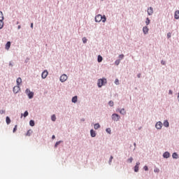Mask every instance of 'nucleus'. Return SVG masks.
Masks as SVG:
<instances>
[{"label":"nucleus","mask_w":179,"mask_h":179,"mask_svg":"<svg viewBox=\"0 0 179 179\" xmlns=\"http://www.w3.org/2000/svg\"><path fill=\"white\" fill-rule=\"evenodd\" d=\"M107 84V79L106 78H100L98 80L97 86L98 87H103Z\"/></svg>","instance_id":"1"},{"label":"nucleus","mask_w":179,"mask_h":179,"mask_svg":"<svg viewBox=\"0 0 179 179\" xmlns=\"http://www.w3.org/2000/svg\"><path fill=\"white\" fill-rule=\"evenodd\" d=\"M25 93L29 99H31L34 97V92L30 91L29 88H27V90H25Z\"/></svg>","instance_id":"2"},{"label":"nucleus","mask_w":179,"mask_h":179,"mask_svg":"<svg viewBox=\"0 0 179 179\" xmlns=\"http://www.w3.org/2000/svg\"><path fill=\"white\" fill-rule=\"evenodd\" d=\"M111 118L113 121L115 122H118L120 121V120H121V116H120V115H118V113H113L111 115Z\"/></svg>","instance_id":"3"},{"label":"nucleus","mask_w":179,"mask_h":179,"mask_svg":"<svg viewBox=\"0 0 179 179\" xmlns=\"http://www.w3.org/2000/svg\"><path fill=\"white\" fill-rule=\"evenodd\" d=\"M59 80L62 83L66 82V80H68V76H66V74H62L59 78Z\"/></svg>","instance_id":"4"},{"label":"nucleus","mask_w":179,"mask_h":179,"mask_svg":"<svg viewBox=\"0 0 179 179\" xmlns=\"http://www.w3.org/2000/svg\"><path fill=\"white\" fill-rule=\"evenodd\" d=\"M13 92L15 94H17V93H19V92H20V86L16 85V86L13 87Z\"/></svg>","instance_id":"5"},{"label":"nucleus","mask_w":179,"mask_h":179,"mask_svg":"<svg viewBox=\"0 0 179 179\" xmlns=\"http://www.w3.org/2000/svg\"><path fill=\"white\" fill-rule=\"evenodd\" d=\"M139 166H141V162H137L133 168L134 173H138V171H139Z\"/></svg>","instance_id":"6"},{"label":"nucleus","mask_w":179,"mask_h":179,"mask_svg":"<svg viewBox=\"0 0 179 179\" xmlns=\"http://www.w3.org/2000/svg\"><path fill=\"white\" fill-rule=\"evenodd\" d=\"M101 14H98L97 15L95 16V22L96 23H100L101 22Z\"/></svg>","instance_id":"7"},{"label":"nucleus","mask_w":179,"mask_h":179,"mask_svg":"<svg viewBox=\"0 0 179 179\" xmlns=\"http://www.w3.org/2000/svg\"><path fill=\"white\" fill-rule=\"evenodd\" d=\"M147 13L148 16H152V15H153L154 13L153 7H148L147 10Z\"/></svg>","instance_id":"8"},{"label":"nucleus","mask_w":179,"mask_h":179,"mask_svg":"<svg viewBox=\"0 0 179 179\" xmlns=\"http://www.w3.org/2000/svg\"><path fill=\"white\" fill-rule=\"evenodd\" d=\"M162 127H163V123L161 121H159L155 124V128L157 129H160L161 128H162Z\"/></svg>","instance_id":"9"},{"label":"nucleus","mask_w":179,"mask_h":179,"mask_svg":"<svg viewBox=\"0 0 179 179\" xmlns=\"http://www.w3.org/2000/svg\"><path fill=\"white\" fill-rule=\"evenodd\" d=\"M48 76V71L47 70H44L41 73L42 79H45Z\"/></svg>","instance_id":"10"},{"label":"nucleus","mask_w":179,"mask_h":179,"mask_svg":"<svg viewBox=\"0 0 179 179\" xmlns=\"http://www.w3.org/2000/svg\"><path fill=\"white\" fill-rule=\"evenodd\" d=\"M162 156L164 159H169V157H170V152L169 151H166L165 152L163 153Z\"/></svg>","instance_id":"11"},{"label":"nucleus","mask_w":179,"mask_h":179,"mask_svg":"<svg viewBox=\"0 0 179 179\" xmlns=\"http://www.w3.org/2000/svg\"><path fill=\"white\" fill-rule=\"evenodd\" d=\"M143 34H148V33H149V28L147 25L143 27Z\"/></svg>","instance_id":"12"},{"label":"nucleus","mask_w":179,"mask_h":179,"mask_svg":"<svg viewBox=\"0 0 179 179\" xmlns=\"http://www.w3.org/2000/svg\"><path fill=\"white\" fill-rule=\"evenodd\" d=\"M90 135H91V138H96V131H94V129H92L90 130Z\"/></svg>","instance_id":"13"},{"label":"nucleus","mask_w":179,"mask_h":179,"mask_svg":"<svg viewBox=\"0 0 179 179\" xmlns=\"http://www.w3.org/2000/svg\"><path fill=\"white\" fill-rule=\"evenodd\" d=\"M174 19H176V20H178V19H179V10H178L175 11Z\"/></svg>","instance_id":"14"},{"label":"nucleus","mask_w":179,"mask_h":179,"mask_svg":"<svg viewBox=\"0 0 179 179\" xmlns=\"http://www.w3.org/2000/svg\"><path fill=\"white\" fill-rule=\"evenodd\" d=\"M6 122L7 125H10V122H12V120H10V117L9 116L6 117Z\"/></svg>","instance_id":"15"},{"label":"nucleus","mask_w":179,"mask_h":179,"mask_svg":"<svg viewBox=\"0 0 179 179\" xmlns=\"http://www.w3.org/2000/svg\"><path fill=\"white\" fill-rule=\"evenodd\" d=\"M163 125L164 127H165V128H169V127H170V123L169 122V120H164Z\"/></svg>","instance_id":"16"},{"label":"nucleus","mask_w":179,"mask_h":179,"mask_svg":"<svg viewBox=\"0 0 179 179\" xmlns=\"http://www.w3.org/2000/svg\"><path fill=\"white\" fill-rule=\"evenodd\" d=\"M17 86H20L22 84V78L19 77L16 80Z\"/></svg>","instance_id":"17"},{"label":"nucleus","mask_w":179,"mask_h":179,"mask_svg":"<svg viewBox=\"0 0 179 179\" xmlns=\"http://www.w3.org/2000/svg\"><path fill=\"white\" fill-rule=\"evenodd\" d=\"M117 110H118L119 113L120 114H122V115H125V114L127 113L125 112V108H122V109L118 108Z\"/></svg>","instance_id":"18"},{"label":"nucleus","mask_w":179,"mask_h":179,"mask_svg":"<svg viewBox=\"0 0 179 179\" xmlns=\"http://www.w3.org/2000/svg\"><path fill=\"white\" fill-rule=\"evenodd\" d=\"M10 41H8L5 45V49L7 50H9L10 48Z\"/></svg>","instance_id":"19"},{"label":"nucleus","mask_w":179,"mask_h":179,"mask_svg":"<svg viewBox=\"0 0 179 179\" xmlns=\"http://www.w3.org/2000/svg\"><path fill=\"white\" fill-rule=\"evenodd\" d=\"M28 115H29V111L25 110L24 113H21V118H22L23 117L26 118V117H27Z\"/></svg>","instance_id":"20"},{"label":"nucleus","mask_w":179,"mask_h":179,"mask_svg":"<svg viewBox=\"0 0 179 179\" xmlns=\"http://www.w3.org/2000/svg\"><path fill=\"white\" fill-rule=\"evenodd\" d=\"M101 19V22H102V23H106V22H107V17H106V15H102Z\"/></svg>","instance_id":"21"},{"label":"nucleus","mask_w":179,"mask_h":179,"mask_svg":"<svg viewBox=\"0 0 179 179\" xmlns=\"http://www.w3.org/2000/svg\"><path fill=\"white\" fill-rule=\"evenodd\" d=\"M72 103H78V96H74L71 99Z\"/></svg>","instance_id":"22"},{"label":"nucleus","mask_w":179,"mask_h":179,"mask_svg":"<svg viewBox=\"0 0 179 179\" xmlns=\"http://www.w3.org/2000/svg\"><path fill=\"white\" fill-rule=\"evenodd\" d=\"M31 134H33V131L31 129H29L26 133V136H31Z\"/></svg>","instance_id":"23"},{"label":"nucleus","mask_w":179,"mask_h":179,"mask_svg":"<svg viewBox=\"0 0 179 179\" xmlns=\"http://www.w3.org/2000/svg\"><path fill=\"white\" fill-rule=\"evenodd\" d=\"M99 128H101L100 124L99 123H95L94 124V129H99Z\"/></svg>","instance_id":"24"},{"label":"nucleus","mask_w":179,"mask_h":179,"mask_svg":"<svg viewBox=\"0 0 179 179\" xmlns=\"http://www.w3.org/2000/svg\"><path fill=\"white\" fill-rule=\"evenodd\" d=\"M172 157H173V159H178V154L177 153V152H173V154H172Z\"/></svg>","instance_id":"25"},{"label":"nucleus","mask_w":179,"mask_h":179,"mask_svg":"<svg viewBox=\"0 0 179 179\" xmlns=\"http://www.w3.org/2000/svg\"><path fill=\"white\" fill-rule=\"evenodd\" d=\"M3 13L2 11H0V22H3Z\"/></svg>","instance_id":"26"},{"label":"nucleus","mask_w":179,"mask_h":179,"mask_svg":"<svg viewBox=\"0 0 179 179\" xmlns=\"http://www.w3.org/2000/svg\"><path fill=\"white\" fill-rule=\"evenodd\" d=\"M145 24L146 26H149L150 24V19H149V17L145 19Z\"/></svg>","instance_id":"27"},{"label":"nucleus","mask_w":179,"mask_h":179,"mask_svg":"<svg viewBox=\"0 0 179 179\" xmlns=\"http://www.w3.org/2000/svg\"><path fill=\"white\" fill-rule=\"evenodd\" d=\"M97 61L98 62H103V57H101V55H98L97 57Z\"/></svg>","instance_id":"28"},{"label":"nucleus","mask_w":179,"mask_h":179,"mask_svg":"<svg viewBox=\"0 0 179 179\" xmlns=\"http://www.w3.org/2000/svg\"><path fill=\"white\" fill-rule=\"evenodd\" d=\"M51 120L53 121V122H55V121H57V116H55V115H52Z\"/></svg>","instance_id":"29"},{"label":"nucleus","mask_w":179,"mask_h":179,"mask_svg":"<svg viewBox=\"0 0 179 179\" xmlns=\"http://www.w3.org/2000/svg\"><path fill=\"white\" fill-rule=\"evenodd\" d=\"M29 125H30V127H34V125H36V122H34V120H31L29 121Z\"/></svg>","instance_id":"30"},{"label":"nucleus","mask_w":179,"mask_h":179,"mask_svg":"<svg viewBox=\"0 0 179 179\" xmlns=\"http://www.w3.org/2000/svg\"><path fill=\"white\" fill-rule=\"evenodd\" d=\"M114 159V157H113V155H111L109 158V160H108V164L110 166H111V163L113 162V159Z\"/></svg>","instance_id":"31"},{"label":"nucleus","mask_w":179,"mask_h":179,"mask_svg":"<svg viewBox=\"0 0 179 179\" xmlns=\"http://www.w3.org/2000/svg\"><path fill=\"white\" fill-rule=\"evenodd\" d=\"M134 162V157H130L129 159H127V163H132Z\"/></svg>","instance_id":"32"},{"label":"nucleus","mask_w":179,"mask_h":179,"mask_svg":"<svg viewBox=\"0 0 179 179\" xmlns=\"http://www.w3.org/2000/svg\"><path fill=\"white\" fill-rule=\"evenodd\" d=\"M60 143H62V141H57L55 144V148H58V145H59Z\"/></svg>","instance_id":"33"},{"label":"nucleus","mask_w":179,"mask_h":179,"mask_svg":"<svg viewBox=\"0 0 179 179\" xmlns=\"http://www.w3.org/2000/svg\"><path fill=\"white\" fill-rule=\"evenodd\" d=\"M121 62V60L120 59H116L115 61V65H117V66H118V65H120V63Z\"/></svg>","instance_id":"34"},{"label":"nucleus","mask_w":179,"mask_h":179,"mask_svg":"<svg viewBox=\"0 0 179 179\" xmlns=\"http://www.w3.org/2000/svg\"><path fill=\"white\" fill-rule=\"evenodd\" d=\"M106 132L107 134H109V135H111V129L110 128L106 129Z\"/></svg>","instance_id":"35"},{"label":"nucleus","mask_w":179,"mask_h":179,"mask_svg":"<svg viewBox=\"0 0 179 179\" xmlns=\"http://www.w3.org/2000/svg\"><path fill=\"white\" fill-rule=\"evenodd\" d=\"M108 105L110 106V107H113L114 106V101H108Z\"/></svg>","instance_id":"36"},{"label":"nucleus","mask_w":179,"mask_h":179,"mask_svg":"<svg viewBox=\"0 0 179 179\" xmlns=\"http://www.w3.org/2000/svg\"><path fill=\"white\" fill-rule=\"evenodd\" d=\"M82 40H83V44H86V43H87V38H86V37H83Z\"/></svg>","instance_id":"37"},{"label":"nucleus","mask_w":179,"mask_h":179,"mask_svg":"<svg viewBox=\"0 0 179 179\" xmlns=\"http://www.w3.org/2000/svg\"><path fill=\"white\" fill-rule=\"evenodd\" d=\"M3 29V21H0V30H2Z\"/></svg>","instance_id":"38"},{"label":"nucleus","mask_w":179,"mask_h":179,"mask_svg":"<svg viewBox=\"0 0 179 179\" xmlns=\"http://www.w3.org/2000/svg\"><path fill=\"white\" fill-rule=\"evenodd\" d=\"M143 170H145V171H149V167L147 165H145L143 166Z\"/></svg>","instance_id":"39"},{"label":"nucleus","mask_w":179,"mask_h":179,"mask_svg":"<svg viewBox=\"0 0 179 179\" xmlns=\"http://www.w3.org/2000/svg\"><path fill=\"white\" fill-rule=\"evenodd\" d=\"M115 85H120V80H118V78H116L115 80Z\"/></svg>","instance_id":"40"},{"label":"nucleus","mask_w":179,"mask_h":179,"mask_svg":"<svg viewBox=\"0 0 179 179\" xmlns=\"http://www.w3.org/2000/svg\"><path fill=\"white\" fill-rule=\"evenodd\" d=\"M16 131H17V124L15 125V127H14V128L13 129V134H15V132H16Z\"/></svg>","instance_id":"41"},{"label":"nucleus","mask_w":179,"mask_h":179,"mask_svg":"<svg viewBox=\"0 0 179 179\" xmlns=\"http://www.w3.org/2000/svg\"><path fill=\"white\" fill-rule=\"evenodd\" d=\"M154 173H160V169H159V168H155Z\"/></svg>","instance_id":"42"},{"label":"nucleus","mask_w":179,"mask_h":179,"mask_svg":"<svg viewBox=\"0 0 179 179\" xmlns=\"http://www.w3.org/2000/svg\"><path fill=\"white\" fill-rule=\"evenodd\" d=\"M124 54H121L119 55L118 59H120V61H121V59H124Z\"/></svg>","instance_id":"43"},{"label":"nucleus","mask_w":179,"mask_h":179,"mask_svg":"<svg viewBox=\"0 0 179 179\" xmlns=\"http://www.w3.org/2000/svg\"><path fill=\"white\" fill-rule=\"evenodd\" d=\"M167 38L169 39V38H171V32H169L168 34H167Z\"/></svg>","instance_id":"44"},{"label":"nucleus","mask_w":179,"mask_h":179,"mask_svg":"<svg viewBox=\"0 0 179 179\" xmlns=\"http://www.w3.org/2000/svg\"><path fill=\"white\" fill-rule=\"evenodd\" d=\"M29 61H30V58L27 57V59L24 60V64H27V62H29Z\"/></svg>","instance_id":"45"},{"label":"nucleus","mask_w":179,"mask_h":179,"mask_svg":"<svg viewBox=\"0 0 179 179\" xmlns=\"http://www.w3.org/2000/svg\"><path fill=\"white\" fill-rule=\"evenodd\" d=\"M161 64L162 65H166V62H164V60H162Z\"/></svg>","instance_id":"46"},{"label":"nucleus","mask_w":179,"mask_h":179,"mask_svg":"<svg viewBox=\"0 0 179 179\" xmlns=\"http://www.w3.org/2000/svg\"><path fill=\"white\" fill-rule=\"evenodd\" d=\"M5 113H6V110H0V114H5Z\"/></svg>","instance_id":"47"},{"label":"nucleus","mask_w":179,"mask_h":179,"mask_svg":"<svg viewBox=\"0 0 179 179\" xmlns=\"http://www.w3.org/2000/svg\"><path fill=\"white\" fill-rule=\"evenodd\" d=\"M169 94H173V90H169Z\"/></svg>","instance_id":"48"},{"label":"nucleus","mask_w":179,"mask_h":179,"mask_svg":"<svg viewBox=\"0 0 179 179\" xmlns=\"http://www.w3.org/2000/svg\"><path fill=\"white\" fill-rule=\"evenodd\" d=\"M20 29H22V26H21V25H18V26H17V29H18V30H20Z\"/></svg>","instance_id":"49"},{"label":"nucleus","mask_w":179,"mask_h":179,"mask_svg":"<svg viewBox=\"0 0 179 179\" xmlns=\"http://www.w3.org/2000/svg\"><path fill=\"white\" fill-rule=\"evenodd\" d=\"M30 27H31V29H33V27H34V24H33V22L31 23Z\"/></svg>","instance_id":"50"},{"label":"nucleus","mask_w":179,"mask_h":179,"mask_svg":"<svg viewBox=\"0 0 179 179\" xmlns=\"http://www.w3.org/2000/svg\"><path fill=\"white\" fill-rule=\"evenodd\" d=\"M9 66H13V64H12L11 62H9Z\"/></svg>","instance_id":"51"},{"label":"nucleus","mask_w":179,"mask_h":179,"mask_svg":"<svg viewBox=\"0 0 179 179\" xmlns=\"http://www.w3.org/2000/svg\"><path fill=\"white\" fill-rule=\"evenodd\" d=\"M52 140L55 139V135H52Z\"/></svg>","instance_id":"52"},{"label":"nucleus","mask_w":179,"mask_h":179,"mask_svg":"<svg viewBox=\"0 0 179 179\" xmlns=\"http://www.w3.org/2000/svg\"><path fill=\"white\" fill-rule=\"evenodd\" d=\"M137 78H141V73H138V75H137Z\"/></svg>","instance_id":"53"},{"label":"nucleus","mask_w":179,"mask_h":179,"mask_svg":"<svg viewBox=\"0 0 179 179\" xmlns=\"http://www.w3.org/2000/svg\"><path fill=\"white\" fill-rule=\"evenodd\" d=\"M134 146L136 148V143H134Z\"/></svg>","instance_id":"54"},{"label":"nucleus","mask_w":179,"mask_h":179,"mask_svg":"<svg viewBox=\"0 0 179 179\" xmlns=\"http://www.w3.org/2000/svg\"><path fill=\"white\" fill-rule=\"evenodd\" d=\"M81 121H85V118H82V119H81Z\"/></svg>","instance_id":"55"},{"label":"nucleus","mask_w":179,"mask_h":179,"mask_svg":"<svg viewBox=\"0 0 179 179\" xmlns=\"http://www.w3.org/2000/svg\"><path fill=\"white\" fill-rule=\"evenodd\" d=\"M17 24H19V22H17Z\"/></svg>","instance_id":"56"},{"label":"nucleus","mask_w":179,"mask_h":179,"mask_svg":"<svg viewBox=\"0 0 179 179\" xmlns=\"http://www.w3.org/2000/svg\"><path fill=\"white\" fill-rule=\"evenodd\" d=\"M101 1H104V0H101Z\"/></svg>","instance_id":"57"}]
</instances>
